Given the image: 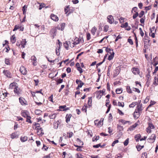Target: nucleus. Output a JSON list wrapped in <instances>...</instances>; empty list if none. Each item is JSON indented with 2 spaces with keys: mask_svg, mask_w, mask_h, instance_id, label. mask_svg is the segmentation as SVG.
<instances>
[{
  "mask_svg": "<svg viewBox=\"0 0 158 158\" xmlns=\"http://www.w3.org/2000/svg\"><path fill=\"white\" fill-rule=\"evenodd\" d=\"M14 92L15 94L20 96L21 94V90L17 86H15L14 89Z\"/></svg>",
  "mask_w": 158,
  "mask_h": 158,
  "instance_id": "nucleus-1",
  "label": "nucleus"
},
{
  "mask_svg": "<svg viewBox=\"0 0 158 158\" xmlns=\"http://www.w3.org/2000/svg\"><path fill=\"white\" fill-rule=\"evenodd\" d=\"M21 73L24 75H26L27 73V71L26 68L23 66H22L20 69Z\"/></svg>",
  "mask_w": 158,
  "mask_h": 158,
  "instance_id": "nucleus-2",
  "label": "nucleus"
},
{
  "mask_svg": "<svg viewBox=\"0 0 158 158\" xmlns=\"http://www.w3.org/2000/svg\"><path fill=\"white\" fill-rule=\"evenodd\" d=\"M3 73L7 77L9 78L12 77L11 73L9 70L4 69L3 70Z\"/></svg>",
  "mask_w": 158,
  "mask_h": 158,
  "instance_id": "nucleus-3",
  "label": "nucleus"
},
{
  "mask_svg": "<svg viewBox=\"0 0 158 158\" xmlns=\"http://www.w3.org/2000/svg\"><path fill=\"white\" fill-rule=\"evenodd\" d=\"M57 29L56 28H54L52 29L50 31V35L54 37L56 35V33Z\"/></svg>",
  "mask_w": 158,
  "mask_h": 158,
  "instance_id": "nucleus-4",
  "label": "nucleus"
},
{
  "mask_svg": "<svg viewBox=\"0 0 158 158\" xmlns=\"http://www.w3.org/2000/svg\"><path fill=\"white\" fill-rule=\"evenodd\" d=\"M107 22L110 24H112L114 21L113 17L111 15H109L107 17Z\"/></svg>",
  "mask_w": 158,
  "mask_h": 158,
  "instance_id": "nucleus-5",
  "label": "nucleus"
},
{
  "mask_svg": "<svg viewBox=\"0 0 158 158\" xmlns=\"http://www.w3.org/2000/svg\"><path fill=\"white\" fill-rule=\"evenodd\" d=\"M143 40L144 43L145 44L148 43H149L150 41V40H149V37L146 34H145V35L143 39Z\"/></svg>",
  "mask_w": 158,
  "mask_h": 158,
  "instance_id": "nucleus-6",
  "label": "nucleus"
},
{
  "mask_svg": "<svg viewBox=\"0 0 158 158\" xmlns=\"http://www.w3.org/2000/svg\"><path fill=\"white\" fill-rule=\"evenodd\" d=\"M65 23H62L58 26L57 29L59 30L63 31L65 27Z\"/></svg>",
  "mask_w": 158,
  "mask_h": 158,
  "instance_id": "nucleus-7",
  "label": "nucleus"
},
{
  "mask_svg": "<svg viewBox=\"0 0 158 158\" xmlns=\"http://www.w3.org/2000/svg\"><path fill=\"white\" fill-rule=\"evenodd\" d=\"M66 105L64 106H60L59 107V111H66L67 110L69 109V108H66Z\"/></svg>",
  "mask_w": 158,
  "mask_h": 158,
  "instance_id": "nucleus-8",
  "label": "nucleus"
},
{
  "mask_svg": "<svg viewBox=\"0 0 158 158\" xmlns=\"http://www.w3.org/2000/svg\"><path fill=\"white\" fill-rule=\"evenodd\" d=\"M21 104L23 105L26 104V101L25 99L23 98L20 97L19 98Z\"/></svg>",
  "mask_w": 158,
  "mask_h": 158,
  "instance_id": "nucleus-9",
  "label": "nucleus"
},
{
  "mask_svg": "<svg viewBox=\"0 0 158 158\" xmlns=\"http://www.w3.org/2000/svg\"><path fill=\"white\" fill-rule=\"evenodd\" d=\"M51 18L53 20L55 21H58L59 20L58 18L56 15L54 14H52L51 16Z\"/></svg>",
  "mask_w": 158,
  "mask_h": 158,
  "instance_id": "nucleus-10",
  "label": "nucleus"
},
{
  "mask_svg": "<svg viewBox=\"0 0 158 158\" xmlns=\"http://www.w3.org/2000/svg\"><path fill=\"white\" fill-rule=\"evenodd\" d=\"M138 125V124L135 123L132 126H131L128 129V131H132L134 130L135 128Z\"/></svg>",
  "mask_w": 158,
  "mask_h": 158,
  "instance_id": "nucleus-11",
  "label": "nucleus"
},
{
  "mask_svg": "<svg viewBox=\"0 0 158 158\" xmlns=\"http://www.w3.org/2000/svg\"><path fill=\"white\" fill-rule=\"evenodd\" d=\"M133 73L135 74H138L139 73V70L138 68H134L132 69Z\"/></svg>",
  "mask_w": 158,
  "mask_h": 158,
  "instance_id": "nucleus-12",
  "label": "nucleus"
},
{
  "mask_svg": "<svg viewBox=\"0 0 158 158\" xmlns=\"http://www.w3.org/2000/svg\"><path fill=\"white\" fill-rule=\"evenodd\" d=\"M21 113V115L25 118H26L28 115V112L26 110L23 111Z\"/></svg>",
  "mask_w": 158,
  "mask_h": 158,
  "instance_id": "nucleus-13",
  "label": "nucleus"
},
{
  "mask_svg": "<svg viewBox=\"0 0 158 158\" xmlns=\"http://www.w3.org/2000/svg\"><path fill=\"white\" fill-rule=\"evenodd\" d=\"M72 116V115L70 114H67L66 116V122L67 123H68L70 120V118Z\"/></svg>",
  "mask_w": 158,
  "mask_h": 158,
  "instance_id": "nucleus-14",
  "label": "nucleus"
},
{
  "mask_svg": "<svg viewBox=\"0 0 158 158\" xmlns=\"http://www.w3.org/2000/svg\"><path fill=\"white\" fill-rule=\"evenodd\" d=\"M60 124V122L59 121L57 122H54L53 123L54 128L55 129H57L58 128L59 125Z\"/></svg>",
  "mask_w": 158,
  "mask_h": 158,
  "instance_id": "nucleus-15",
  "label": "nucleus"
},
{
  "mask_svg": "<svg viewBox=\"0 0 158 158\" xmlns=\"http://www.w3.org/2000/svg\"><path fill=\"white\" fill-rule=\"evenodd\" d=\"M69 44H70V42L69 41H66L64 44V47L66 49L68 50Z\"/></svg>",
  "mask_w": 158,
  "mask_h": 158,
  "instance_id": "nucleus-16",
  "label": "nucleus"
},
{
  "mask_svg": "<svg viewBox=\"0 0 158 158\" xmlns=\"http://www.w3.org/2000/svg\"><path fill=\"white\" fill-rule=\"evenodd\" d=\"M16 40L15 36V35H14L11 37V42L12 44H14L15 43Z\"/></svg>",
  "mask_w": 158,
  "mask_h": 158,
  "instance_id": "nucleus-17",
  "label": "nucleus"
},
{
  "mask_svg": "<svg viewBox=\"0 0 158 158\" xmlns=\"http://www.w3.org/2000/svg\"><path fill=\"white\" fill-rule=\"evenodd\" d=\"M141 136L140 134H137L135 135L134 138L136 142H138L139 139L140 138Z\"/></svg>",
  "mask_w": 158,
  "mask_h": 158,
  "instance_id": "nucleus-18",
  "label": "nucleus"
},
{
  "mask_svg": "<svg viewBox=\"0 0 158 158\" xmlns=\"http://www.w3.org/2000/svg\"><path fill=\"white\" fill-rule=\"evenodd\" d=\"M56 113L48 115V117L50 119H54L56 118Z\"/></svg>",
  "mask_w": 158,
  "mask_h": 158,
  "instance_id": "nucleus-19",
  "label": "nucleus"
},
{
  "mask_svg": "<svg viewBox=\"0 0 158 158\" xmlns=\"http://www.w3.org/2000/svg\"><path fill=\"white\" fill-rule=\"evenodd\" d=\"M27 41L25 39H24L22 40V41L21 43V44L22 47L23 48H24L25 47V45L26 44Z\"/></svg>",
  "mask_w": 158,
  "mask_h": 158,
  "instance_id": "nucleus-20",
  "label": "nucleus"
},
{
  "mask_svg": "<svg viewBox=\"0 0 158 158\" xmlns=\"http://www.w3.org/2000/svg\"><path fill=\"white\" fill-rule=\"evenodd\" d=\"M137 109L139 111V112L141 113L142 111L143 110L142 104L138 105L136 107Z\"/></svg>",
  "mask_w": 158,
  "mask_h": 158,
  "instance_id": "nucleus-21",
  "label": "nucleus"
},
{
  "mask_svg": "<svg viewBox=\"0 0 158 158\" xmlns=\"http://www.w3.org/2000/svg\"><path fill=\"white\" fill-rule=\"evenodd\" d=\"M31 59L32 60H33L34 61V62L33 63V64L35 65V64L36 63V57L34 56H32L31 57Z\"/></svg>",
  "mask_w": 158,
  "mask_h": 158,
  "instance_id": "nucleus-22",
  "label": "nucleus"
},
{
  "mask_svg": "<svg viewBox=\"0 0 158 158\" xmlns=\"http://www.w3.org/2000/svg\"><path fill=\"white\" fill-rule=\"evenodd\" d=\"M106 51L107 52H109L110 54L114 53L112 49L108 48H106Z\"/></svg>",
  "mask_w": 158,
  "mask_h": 158,
  "instance_id": "nucleus-23",
  "label": "nucleus"
},
{
  "mask_svg": "<svg viewBox=\"0 0 158 158\" xmlns=\"http://www.w3.org/2000/svg\"><path fill=\"white\" fill-rule=\"evenodd\" d=\"M156 136L154 134H152L150 138L149 139L150 140H152L153 141H154L155 140Z\"/></svg>",
  "mask_w": 158,
  "mask_h": 158,
  "instance_id": "nucleus-24",
  "label": "nucleus"
},
{
  "mask_svg": "<svg viewBox=\"0 0 158 158\" xmlns=\"http://www.w3.org/2000/svg\"><path fill=\"white\" fill-rule=\"evenodd\" d=\"M110 54V55L109 56L108 58V59L109 60H110L112 59L114 56V53H113Z\"/></svg>",
  "mask_w": 158,
  "mask_h": 158,
  "instance_id": "nucleus-25",
  "label": "nucleus"
},
{
  "mask_svg": "<svg viewBox=\"0 0 158 158\" xmlns=\"http://www.w3.org/2000/svg\"><path fill=\"white\" fill-rule=\"evenodd\" d=\"M26 118L27 122H28L30 123H32V122L31 120V117L30 116L28 115Z\"/></svg>",
  "mask_w": 158,
  "mask_h": 158,
  "instance_id": "nucleus-26",
  "label": "nucleus"
},
{
  "mask_svg": "<svg viewBox=\"0 0 158 158\" xmlns=\"http://www.w3.org/2000/svg\"><path fill=\"white\" fill-rule=\"evenodd\" d=\"M148 123V125L149 127L151 129H153L155 128V127L154 125H153V124L151 122H149Z\"/></svg>",
  "mask_w": 158,
  "mask_h": 158,
  "instance_id": "nucleus-27",
  "label": "nucleus"
},
{
  "mask_svg": "<svg viewBox=\"0 0 158 158\" xmlns=\"http://www.w3.org/2000/svg\"><path fill=\"white\" fill-rule=\"evenodd\" d=\"M15 83H16L15 82L11 83L9 85V88L10 89H14L15 86H16L15 85Z\"/></svg>",
  "mask_w": 158,
  "mask_h": 158,
  "instance_id": "nucleus-28",
  "label": "nucleus"
},
{
  "mask_svg": "<svg viewBox=\"0 0 158 158\" xmlns=\"http://www.w3.org/2000/svg\"><path fill=\"white\" fill-rule=\"evenodd\" d=\"M143 147H144L143 146H140L139 145H137L136 146V148H137V150L138 151H140Z\"/></svg>",
  "mask_w": 158,
  "mask_h": 158,
  "instance_id": "nucleus-29",
  "label": "nucleus"
},
{
  "mask_svg": "<svg viewBox=\"0 0 158 158\" xmlns=\"http://www.w3.org/2000/svg\"><path fill=\"white\" fill-rule=\"evenodd\" d=\"M97 30V28L95 27H94L92 28V29L91 31V32L93 35L95 34V33Z\"/></svg>",
  "mask_w": 158,
  "mask_h": 158,
  "instance_id": "nucleus-30",
  "label": "nucleus"
},
{
  "mask_svg": "<svg viewBox=\"0 0 158 158\" xmlns=\"http://www.w3.org/2000/svg\"><path fill=\"white\" fill-rule=\"evenodd\" d=\"M80 42V40L78 38H76L74 40V41L73 42V43L74 44H78Z\"/></svg>",
  "mask_w": 158,
  "mask_h": 158,
  "instance_id": "nucleus-31",
  "label": "nucleus"
},
{
  "mask_svg": "<svg viewBox=\"0 0 158 158\" xmlns=\"http://www.w3.org/2000/svg\"><path fill=\"white\" fill-rule=\"evenodd\" d=\"M27 137L26 136H24V137H21L20 138L21 141L23 142H24L27 140Z\"/></svg>",
  "mask_w": 158,
  "mask_h": 158,
  "instance_id": "nucleus-32",
  "label": "nucleus"
},
{
  "mask_svg": "<svg viewBox=\"0 0 158 158\" xmlns=\"http://www.w3.org/2000/svg\"><path fill=\"white\" fill-rule=\"evenodd\" d=\"M137 103V102H133L131 104L129 105V107L130 108L134 107L136 104Z\"/></svg>",
  "mask_w": 158,
  "mask_h": 158,
  "instance_id": "nucleus-33",
  "label": "nucleus"
},
{
  "mask_svg": "<svg viewBox=\"0 0 158 158\" xmlns=\"http://www.w3.org/2000/svg\"><path fill=\"white\" fill-rule=\"evenodd\" d=\"M115 91L117 94H119L122 93V90L121 89H116Z\"/></svg>",
  "mask_w": 158,
  "mask_h": 158,
  "instance_id": "nucleus-34",
  "label": "nucleus"
},
{
  "mask_svg": "<svg viewBox=\"0 0 158 158\" xmlns=\"http://www.w3.org/2000/svg\"><path fill=\"white\" fill-rule=\"evenodd\" d=\"M92 99L91 98H89L88 101V104L89 106H91Z\"/></svg>",
  "mask_w": 158,
  "mask_h": 158,
  "instance_id": "nucleus-35",
  "label": "nucleus"
},
{
  "mask_svg": "<svg viewBox=\"0 0 158 158\" xmlns=\"http://www.w3.org/2000/svg\"><path fill=\"white\" fill-rule=\"evenodd\" d=\"M11 137L12 139H14L15 138H17L18 136L15 133H12L11 135Z\"/></svg>",
  "mask_w": 158,
  "mask_h": 158,
  "instance_id": "nucleus-36",
  "label": "nucleus"
},
{
  "mask_svg": "<svg viewBox=\"0 0 158 158\" xmlns=\"http://www.w3.org/2000/svg\"><path fill=\"white\" fill-rule=\"evenodd\" d=\"M155 103H156V102H155L152 101H151L150 104L149 105L148 108L147 109H147L148 108H149V107H151L152 106L155 104Z\"/></svg>",
  "mask_w": 158,
  "mask_h": 158,
  "instance_id": "nucleus-37",
  "label": "nucleus"
},
{
  "mask_svg": "<svg viewBox=\"0 0 158 158\" xmlns=\"http://www.w3.org/2000/svg\"><path fill=\"white\" fill-rule=\"evenodd\" d=\"M104 146V145H103L102 146L101 145V144L100 143H99L96 145H94L93 146V147L94 148H98L99 147H101V148H102Z\"/></svg>",
  "mask_w": 158,
  "mask_h": 158,
  "instance_id": "nucleus-38",
  "label": "nucleus"
},
{
  "mask_svg": "<svg viewBox=\"0 0 158 158\" xmlns=\"http://www.w3.org/2000/svg\"><path fill=\"white\" fill-rule=\"evenodd\" d=\"M144 11H141L140 12V13L139 14H138V16L139 18H141L142 16L144 15Z\"/></svg>",
  "mask_w": 158,
  "mask_h": 158,
  "instance_id": "nucleus-39",
  "label": "nucleus"
},
{
  "mask_svg": "<svg viewBox=\"0 0 158 158\" xmlns=\"http://www.w3.org/2000/svg\"><path fill=\"white\" fill-rule=\"evenodd\" d=\"M150 31L152 33L151 34L150 33V34H149L151 36H152L153 38H154L155 37V33H152V31L151 28L150 29Z\"/></svg>",
  "mask_w": 158,
  "mask_h": 158,
  "instance_id": "nucleus-40",
  "label": "nucleus"
},
{
  "mask_svg": "<svg viewBox=\"0 0 158 158\" xmlns=\"http://www.w3.org/2000/svg\"><path fill=\"white\" fill-rule=\"evenodd\" d=\"M147 153L145 152L142 154L141 158H147Z\"/></svg>",
  "mask_w": 158,
  "mask_h": 158,
  "instance_id": "nucleus-41",
  "label": "nucleus"
},
{
  "mask_svg": "<svg viewBox=\"0 0 158 158\" xmlns=\"http://www.w3.org/2000/svg\"><path fill=\"white\" fill-rule=\"evenodd\" d=\"M117 128L118 130L120 131H123V127L119 125H118L117 126Z\"/></svg>",
  "mask_w": 158,
  "mask_h": 158,
  "instance_id": "nucleus-42",
  "label": "nucleus"
},
{
  "mask_svg": "<svg viewBox=\"0 0 158 158\" xmlns=\"http://www.w3.org/2000/svg\"><path fill=\"white\" fill-rule=\"evenodd\" d=\"M20 28V26L19 25H16L15 26V27L13 31H15L17 30V29H18Z\"/></svg>",
  "mask_w": 158,
  "mask_h": 158,
  "instance_id": "nucleus-43",
  "label": "nucleus"
},
{
  "mask_svg": "<svg viewBox=\"0 0 158 158\" xmlns=\"http://www.w3.org/2000/svg\"><path fill=\"white\" fill-rule=\"evenodd\" d=\"M127 92L129 93H132V91L131 90L130 87L129 86H127Z\"/></svg>",
  "mask_w": 158,
  "mask_h": 158,
  "instance_id": "nucleus-44",
  "label": "nucleus"
},
{
  "mask_svg": "<svg viewBox=\"0 0 158 158\" xmlns=\"http://www.w3.org/2000/svg\"><path fill=\"white\" fill-rule=\"evenodd\" d=\"M132 89L133 91L137 92L138 93H139L140 92V91L138 89L135 88H132Z\"/></svg>",
  "mask_w": 158,
  "mask_h": 158,
  "instance_id": "nucleus-45",
  "label": "nucleus"
},
{
  "mask_svg": "<svg viewBox=\"0 0 158 158\" xmlns=\"http://www.w3.org/2000/svg\"><path fill=\"white\" fill-rule=\"evenodd\" d=\"M41 111L40 110L37 109L35 110V113L36 114H39L41 113Z\"/></svg>",
  "mask_w": 158,
  "mask_h": 158,
  "instance_id": "nucleus-46",
  "label": "nucleus"
},
{
  "mask_svg": "<svg viewBox=\"0 0 158 158\" xmlns=\"http://www.w3.org/2000/svg\"><path fill=\"white\" fill-rule=\"evenodd\" d=\"M99 136H97L95 137H94L93 138L92 141H97L99 139Z\"/></svg>",
  "mask_w": 158,
  "mask_h": 158,
  "instance_id": "nucleus-47",
  "label": "nucleus"
},
{
  "mask_svg": "<svg viewBox=\"0 0 158 158\" xmlns=\"http://www.w3.org/2000/svg\"><path fill=\"white\" fill-rule=\"evenodd\" d=\"M5 63L7 65H9L10 64V60L8 59H5Z\"/></svg>",
  "mask_w": 158,
  "mask_h": 158,
  "instance_id": "nucleus-48",
  "label": "nucleus"
},
{
  "mask_svg": "<svg viewBox=\"0 0 158 158\" xmlns=\"http://www.w3.org/2000/svg\"><path fill=\"white\" fill-rule=\"evenodd\" d=\"M138 16V13L137 12H136L135 14H133V18L134 19H135Z\"/></svg>",
  "mask_w": 158,
  "mask_h": 158,
  "instance_id": "nucleus-49",
  "label": "nucleus"
},
{
  "mask_svg": "<svg viewBox=\"0 0 158 158\" xmlns=\"http://www.w3.org/2000/svg\"><path fill=\"white\" fill-rule=\"evenodd\" d=\"M129 142V139L127 138V139L124 142V144L125 146H127Z\"/></svg>",
  "mask_w": 158,
  "mask_h": 158,
  "instance_id": "nucleus-50",
  "label": "nucleus"
},
{
  "mask_svg": "<svg viewBox=\"0 0 158 158\" xmlns=\"http://www.w3.org/2000/svg\"><path fill=\"white\" fill-rule=\"evenodd\" d=\"M109 26L107 25H105L104 27V31L105 32H107L109 28Z\"/></svg>",
  "mask_w": 158,
  "mask_h": 158,
  "instance_id": "nucleus-51",
  "label": "nucleus"
},
{
  "mask_svg": "<svg viewBox=\"0 0 158 158\" xmlns=\"http://www.w3.org/2000/svg\"><path fill=\"white\" fill-rule=\"evenodd\" d=\"M77 70L80 73H81L83 72V70L80 67H78Z\"/></svg>",
  "mask_w": 158,
  "mask_h": 158,
  "instance_id": "nucleus-52",
  "label": "nucleus"
},
{
  "mask_svg": "<svg viewBox=\"0 0 158 158\" xmlns=\"http://www.w3.org/2000/svg\"><path fill=\"white\" fill-rule=\"evenodd\" d=\"M67 134L69 138L71 137L73 135V133L72 132L69 133H67Z\"/></svg>",
  "mask_w": 158,
  "mask_h": 158,
  "instance_id": "nucleus-53",
  "label": "nucleus"
},
{
  "mask_svg": "<svg viewBox=\"0 0 158 158\" xmlns=\"http://www.w3.org/2000/svg\"><path fill=\"white\" fill-rule=\"evenodd\" d=\"M118 106H122V107H123L124 106V102H119L118 103Z\"/></svg>",
  "mask_w": 158,
  "mask_h": 158,
  "instance_id": "nucleus-54",
  "label": "nucleus"
},
{
  "mask_svg": "<svg viewBox=\"0 0 158 158\" xmlns=\"http://www.w3.org/2000/svg\"><path fill=\"white\" fill-rule=\"evenodd\" d=\"M45 6V4L44 3H41V4H40V5L39 9L41 10L43 7H44Z\"/></svg>",
  "mask_w": 158,
  "mask_h": 158,
  "instance_id": "nucleus-55",
  "label": "nucleus"
},
{
  "mask_svg": "<svg viewBox=\"0 0 158 158\" xmlns=\"http://www.w3.org/2000/svg\"><path fill=\"white\" fill-rule=\"evenodd\" d=\"M87 106H83L82 109V111H84L85 112H86L87 111Z\"/></svg>",
  "mask_w": 158,
  "mask_h": 158,
  "instance_id": "nucleus-56",
  "label": "nucleus"
},
{
  "mask_svg": "<svg viewBox=\"0 0 158 158\" xmlns=\"http://www.w3.org/2000/svg\"><path fill=\"white\" fill-rule=\"evenodd\" d=\"M118 140H115L113 142V143H112V147H113L114 146L115 144L116 143H117L118 142Z\"/></svg>",
  "mask_w": 158,
  "mask_h": 158,
  "instance_id": "nucleus-57",
  "label": "nucleus"
},
{
  "mask_svg": "<svg viewBox=\"0 0 158 158\" xmlns=\"http://www.w3.org/2000/svg\"><path fill=\"white\" fill-rule=\"evenodd\" d=\"M151 129L149 127H148L146 129V131L148 133H150L151 132Z\"/></svg>",
  "mask_w": 158,
  "mask_h": 158,
  "instance_id": "nucleus-58",
  "label": "nucleus"
},
{
  "mask_svg": "<svg viewBox=\"0 0 158 158\" xmlns=\"http://www.w3.org/2000/svg\"><path fill=\"white\" fill-rule=\"evenodd\" d=\"M140 113H141L140 112H139V111L136 108L135 110V111L134 114H135V113H137L138 114L137 115H138L137 116H138L139 114H140Z\"/></svg>",
  "mask_w": 158,
  "mask_h": 158,
  "instance_id": "nucleus-59",
  "label": "nucleus"
},
{
  "mask_svg": "<svg viewBox=\"0 0 158 158\" xmlns=\"http://www.w3.org/2000/svg\"><path fill=\"white\" fill-rule=\"evenodd\" d=\"M84 83L83 82L81 81H80L79 84L78 85V87H81Z\"/></svg>",
  "mask_w": 158,
  "mask_h": 158,
  "instance_id": "nucleus-60",
  "label": "nucleus"
},
{
  "mask_svg": "<svg viewBox=\"0 0 158 158\" xmlns=\"http://www.w3.org/2000/svg\"><path fill=\"white\" fill-rule=\"evenodd\" d=\"M151 8V6H146L145 7V10H150Z\"/></svg>",
  "mask_w": 158,
  "mask_h": 158,
  "instance_id": "nucleus-61",
  "label": "nucleus"
},
{
  "mask_svg": "<svg viewBox=\"0 0 158 158\" xmlns=\"http://www.w3.org/2000/svg\"><path fill=\"white\" fill-rule=\"evenodd\" d=\"M63 81V80L62 79H59L57 81V84L58 85L59 84L61 83H62V82Z\"/></svg>",
  "mask_w": 158,
  "mask_h": 158,
  "instance_id": "nucleus-62",
  "label": "nucleus"
},
{
  "mask_svg": "<svg viewBox=\"0 0 158 158\" xmlns=\"http://www.w3.org/2000/svg\"><path fill=\"white\" fill-rule=\"evenodd\" d=\"M38 131H41V134H41V135H43L44 134V131H43V129L41 128H39V129L38 130Z\"/></svg>",
  "mask_w": 158,
  "mask_h": 158,
  "instance_id": "nucleus-63",
  "label": "nucleus"
},
{
  "mask_svg": "<svg viewBox=\"0 0 158 158\" xmlns=\"http://www.w3.org/2000/svg\"><path fill=\"white\" fill-rule=\"evenodd\" d=\"M127 41L130 43V44L131 45L133 44V42L131 39H128L127 40Z\"/></svg>",
  "mask_w": 158,
  "mask_h": 158,
  "instance_id": "nucleus-64",
  "label": "nucleus"
}]
</instances>
